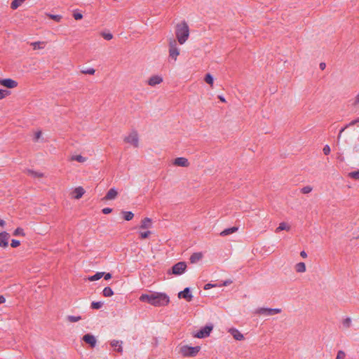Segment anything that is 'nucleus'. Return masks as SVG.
<instances>
[{
  "instance_id": "12",
  "label": "nucleus",
  "mask_w": 359,
  "mask_h": 359,
  "mask_svg": "<svg viewBox=\"0 0 359 359\" xmlns=\"http://www.w3.org/2000/svg\"><path fill=\"white\" fill-rule=\"evenodd\" d=\"M172 164L175 166L184 167V168H187L189 166V162L188 159L184 157L176 158L173 161Z\"/></svg>"
},
{
  "instance_id": "57",
  "label": "nucleus",
  "mask_w": 359,
  "mask_h": 359,
  "mask_svg": "<svg viewBox=\"0 0 359 359\" xmlns=\"http://www.w3.org/2000/svg\"><path fill=\"white\" fill-rule=\"evenodd\" d=\"M231 283H232L231 280H228L224 281V283L222 284V285H225L226 286V285H228L231 284Z\"/></svg>"
},
{
  "instance_id": "34",
  "label": "nucleus",
  "mask_w": 359,
  "mask_h": 359,
  "mask_svg": "<svg viewBox=\"0 0 359 359\" xmlns=\"http://www.w3.org/2000/svg\"><path fill=\"white\" fill-rule=\"evenodd\" d=\"M103 304L101 302H93L91 303V308L93 309H99L102 306Z\"/></svg>"
},
{
  "instance_id": "7",
  "label": "nucleus",
  "mask_w": 359,
  "mask_h": 359,
  "mask_svg": "<svg viewBox=\"0 0 359 359\" xmlns=\"http://www.w3.org/2000/svg\"><path fill=\"white\" fill-rule=\"evenodd\" d=\"M212 328L213 326L212 325H206L195 334L194 337L199 339L207 337L210 335Z\"/></svg>"
},
{
  "instance_id": "24",
  "label": "nucleus",
  "mask_w": 359,
  "mask_h": 359,
  "mask_svg": "<svg viewBox=\"0 0 359 359\" xmlns=\"http://www.w3.org/2000/svg\"><path fill=\"white\" fill-rule=\"evenodd\" d=\"M102 294L105 297H110L114 294V292L110 287H106L102 291Z\"/></svg>"
},
{
  "instance_id": "6",
  "label": "nucleus",
  "mask_w": 359,
  "mask_h": 359,
  "mask_svg": "<svg viewBox=\"0 0 359 359\" xmlns=\"http://www.w3.org/2000/svg\"><path fill=\"white\" fill-rule=\"evenodd\" d=\"M187 269V264L184 262H180L172 267V273L176 276L182 274Z\"/></svg>"
},
{
  "instance_id": "49",
  "label": "nucleus",
  "mask_w": 359,
  "mask_h": 359,
  "mask_svg": "<svg viewBox=\"0 0 359 359\" xmlns=\"http://www.w3.org/2000/svg\"><path fill=\"white\" fill-rule=\"evenodd\" d=\"M6 93L7 91L5 90H0V100L5 97L6 95L7 94Z\"/></svg>"
},
{
  "instance_id": "25",
  "label": "nucleus",
  "mask_w": 359,
  "mask_h": 359,
  "mask_svg": "<svg viewBox=\"0 0 359 359\" xmlns=\"http://www.w3.org/2000/svg\"><path fill=\"white\" fill-rule=\"evenodd\" d=\"M71 161H76L79 163H84L87 161V158L81 155L72 156Z\"/></svg>"
},
{
  "instance_id": "8",
  "label": "nucleus",
  "mask_w": 359,
  "mask_h": 359,
  "mask_svg": "<svg viewBox=\"0 0 359 359\" xmlns=\"http://www.w3.org/2000/svg\"><path fill=\"white\" fill-rule=\"evenodd\" d=\"M280 312L281 309H280L260 308L257 311V313L259 314H264L267 316H273Z\"/></svg>"
},
{
  "instance_id": "2",
  "label": "nucleus",
  "mask_w": 359,
  "mask_h": 359,
  "mask_svg": "<svg viewBox=\"0 0 359 359\" xmlns=\"http://www.w3.org/2000/svg\"><path fill=\"white\" fill-rule=\"evenodd\" d=\"M190 34L189 27L184 20L177 23L175 26V36L177 42L183 45L189 39Z\"/></svg>"
},
{
  "instance_id": "15",
  "label": "nucleus",
  "mask_w": 359,
  "mask_h": 359,
  "mask_svg": "<svg viewBox=\"0 0 359 359\" xmlns=\"http://www.w3.org/2000/svg\"><path fill=\"white\" fill-rule=\"evenodd\" d=\"M83 340L88 344L91 347H95L96 345V339L95 337L90 334H86L83 337Z\"/></svg>"
},
{
  "instance_id": "9",
  "label": "nucleus",
  "mask_w": 359,
  "mask_h": 359,
  "mask_svg": "<svg viewBox=\"0 0 359 359\" xmlns=\"http://www.w3.org/2000/svg\"><path fill=\"white\" fill-rule=\"evenodd\" d=\"M10 234L6 231L0 232V248H6L8 246Z\"/></svg>"
},
{
  "instance_id": "21",
  "label": "nucleus",
  "mask_w": 359,
  "mask_h": 359,
  "mask_svg": "<svg viewBox=\"0 0 359 359\" xmlns=\"http://www.w3.org/2000/svg\"><path fill=\"white\" fill-rule=\"evenodd\" d=\"M202 257H203V255L201 252H195L191 255L189 260H190L191 263H196V262H198L199 260H201Z\"/></svg>"
},
{
  "instance_id": "40",
  "label": "nucleus",
  "mask_w": 359,
  "mask_h": 359,
  "mask_svg": "<svg viewBox=\"0 0 359 359\" xmlns=\"http://www.w3.org/2000/svg\"><path fill=\"white\" fill-rule=\"evenodd\" d=\"M41 43H44V42L41 41H36L31 43V46H33L34 50L40 49L42 48V47L40 46Z\"/></svg>"
},
{
  "instance_id": "55",
  "label": "nucleus",
  "mask_w": 359,
  "mask_h": 359,
  "mask_svg": "<svg viewBox=\"0 0 359 359\" xmlns=\"http://www.w3.org/2000/svg\"><path fill=\"white\" fill-rule=\"evenodd\" d=\"M359 103V93L357 95V96L355 97V102L354 104L356 105Z\"/></svg>"
},
{
  "instance_id": "43",
  "label": "nucleus",
  "mask_w": 359,
  "mask_h": 359,
  "mask_svg": "<svg viewBox=\"0 0 359 359\" xmlns=\"http://www.w3.org/2000/svg\"><path fill=\"white\" fill-rule=\"evenodd\" d=\"M41 135H42V133H41V130H39V131L36 132L35 134H34V142H38V140L41 137Z\"/></svg>"
},
{
  "instance_id": "4",
  "label": "nucleus",
  "mask_w": 359,
  "mask_h": 359,
  "mask_svg": "<svg viewBox=\"0 0 359 359\" xmlns=\"http://www.w3.org/2000/svg\"><path fill=\"white\" fill-rule=\"evenodd\" d=\"M200 350L201 347L199 346L192 347L185 345L180 348V353L184 357H194Z\"/></svg>"
},
{
  "instance_id": "19",
  "label": "nucleus",
  "mask_w": 359,
  "mask_h": 359,
  "mask_svg": "<svg viewBox=\"0 0 359 359\" xmlns=\"http://www.w3.org/2000/svg\"><path fill=\"white\" fill-rule=\"evenodd\" d=\"M289 231L290 230V225H289L286 222H280L279 224V226L276 228L275 232L276 233H278L281 231Z\"/></svg>"
},
{
  "instance_id": "51",
  "label": "nucleus",
  "mask_w": 359,
  "mask_h": 359,
  "mask_svg": "<svg viewBox=\"0 0 359 359\" xmlns=\"http://www.w3.org/2000/svg\"><path fill=\"white\" fill-rule=\"evenodd\" d=\"M215 285H212V284H210V283H208V284H206V285H205L204 289H205V290H208V289H210V288H211V287H215Z\"/></svg>"
},
{
  "instance_id": "46",
  "label": "nucleus",
  "mask_w": 359,
  "mask_h": 359,
  "mask_svg": "<svg viewBox=\"0 0 359 359\" xmlns=\"http://www.w3.org/2000/svg\"><path fill=\"white\" fill-rule=\"evenodd\" d=\"M323 151L325 155H328L330 153V147H329V145L326 144L323 147Z\"/></svg>"
},
{
  "instance_id": "18",
  "label": "nucleus",
  "mask_w": 359,
  "mask_h": 359,
  "mask_svg": "<svg viewBox=\"0 0 359 359\" xmlns=\"http://www.w3.org/2000/svg\"><path fill=\"white\" fill-rule=\"evenodd\" d=\"M152 226L151 219L149 217H145L141 221L140 228L142 229H150Z\"/></svg>"
},
{
  "instance_id": "23",
  "label": "nucleus",
  "mask_w": 359,
  "mask_h": 359,
  "mask_svg": "<svg viewBox=\"0 0 359 359\" xmlns=\"http://www.w3.org/2000/svg\"><path fill=\"white\" fill-rule=\"evenodd\" d=\"M359 122V118L355 119V120H353L352 121H351L348 124H347L345 127H344L343 128L341 129V130L339 131V133L338 135V139H339L341 137V133L346 129L348 128V127L350 126H354L355 124H356L357 123Z\"/></svg>"
},
{
  "instance_id": "1",
  "label": "nucleus",
  "mask_w": 359,
  "mask_h": 359,
  "mask_svg": "<svg viewBox=\"0 0 359 359\" xmlns=\"http://www.w3.org/2000/svg\"><path fill=\"white\" fill-rule=\"evenodd\" d=\"M140 300L142 302H147L154 306H164L170 302L169 297L163 292L142 294L140 297Z\"/></svg>"
},
{
  "instance_id": "22",
  "label": "nucleus",
  "mask_w": 359,
  "mask_h": 359,
  "mask_svg": "<svg viewBox=\"0 0 359 359\" xmlns=\"http://www.w3.org/2000/svg\"><path fill=\"white\" fill-rule=\"evenodd\" d=\"M294 269L297 273H304L306 271V268L304 262H299L295 264Z\"/></svg>"
},
{
  "instance_id": "41",
  "label": "nucleus",
  "mask_w": 359,
  "mask_h": 359,
  "mask_svg": "<svg viewBox=\"0 0 359 359\" xmlns=\"http://www.w3.org/2000/svg\"><path fill=\"white\" fill-rule=\"evenodd\" d=\"M351 320L350 318H346L343 320V325L348 328L351 326Z\"/></svg>"
},
{
  "instance_id": "10",
  "label": "nucleus",
  "mask_w": 359,
  "mask_h": 359,
  "mask_svg": "<svg viewBox=\"0 0 359 359\" xmlns=\"http://www.w3.org/2000/svg\"><path fill=\"white\" fill-rule=\"evenodd\" d=\"M85 192L86 191L82 187H78L73 189L70 194L72 198L79 200L84 195Z\"/></svg>"
},
{
  "instance_id": "14",
  "label": "nucleus",
  "mask_w": 359,
  "mask_h": 359,
  "mask_svg": "<svg viewBox=\"0 0 359 359\" xmlns=\"http://www.w3.org/2000/svg\"><path fill=\"white\" fill-rule=\"evenodd\" d=\"M118 191L115 188L110 189L104 197L102 198L103 201H111L115 199L118 196Z\"/></svg>"
},
{
  "instance_id": "58",
  "label": "nucleus",
  "mask_w": 359,
  "mask_h": 359,
  "mask_svg": "<svg viewBox=\"0 0 359 359\" xmlns=\"http://www.w3.org/2000/svg\"><path fill=\"white\" fill-rule=\"evenodd\" d=\"M6 224V222L4 219H0V226L4 227Z\"/></svg>"
},
{
  "instance_id": "32",
  "label": "nucleus",
  "mask_w": 359,
  "mask_h": 359,
  "mask_svg": "<svg viewBox=\"0 0 359 359\" xmlns=\"http://www.w3.org/2000/svg\"><path fill=\"white\" fill-rule=\"evenodd\" d=\"M348 176L354 180H359V170L349 172Z\"/></svg>"
},
{
  "instance_id": "54",
  "label": "nucleus",
  "mask_w": 359,
  "mask_h": 359,
  "mask_svg": "<svg viewBox=\"0 0 359 359\" xmlns=\"http://www.w3.org/2000/svg\"><path fill=\"white\" fill-rule=\"evenodd\" d=\"M325 67H326L325 63H324V62H321V63L320 64V69H322V70L325 69Z\"/></svg>"
},
{
  "instance_id": "33",
  "label": "nucleus",
  "mask_w": 359,
  "mask_h": 359,
  "mask_svg": "<svg viewBox=\"0 0 359 359\" xmlns=\"http://www.w3.org/2000/svg\"><path fill=\"white\" fill-rule=\"evenodd\" d=\"M13 235L17 236H25V233L24 232V230L23 229L20 228V227H18L13 232Z\"/></svg>"
},
{
  "instance_id": "53",
  "label": "nucleus",
  "mask_w": 359,
  "mask_h": 359,
  "mask_svg": "<svg viewBox=\"0 0 359 359\" xmlns=\"http://www.w3.org/2000/svg\"><path fill=\"white\" fill-rule=\"evenodd\" d=\"M6 302V299L4 296L0 295V304H4Z\"/></svg>"
},
{
  "instance_id": "60",
  "label": "nucleus",
  "mask_w": 359,
  "mask_h": 359,
  "mask_svg": "<svg viewBox=\"0 0 359 359\" xmlns=\"http://www.w3.org/2000/svg\"><path fill=\"white\" fill-rule=\"evenodd\" d=\"M22 2H24L25 0H22Z\"/></svg>"
},
{
  "instance_id": "36",
  "label": "nucleus",
  "mask_w": 359,
  "mask_h": 359,
  "mask_svg": "<svg viewBox=\"0 0 359 359\" xmlns=\"http://www.w3.org/2000/svg\"><path fill=\"white\" fill-rule=\"evenodd\" d=\"M151 234V232L150 231L140 232V238L141 239H145V238H147Z\"/></svg>"
},
{
  "instance_id": "56",
  "label": "nucleus",
  "mask_w": 359,
  "mask_h": 359,
  "mask_svg": "<svg viewBox=\"0 0 359 359\" xmlns=\"http://www.w3.org/2000/svg\"><path fill=\"white\" fill-rule=\"evenodd\" d=\"M218 98L219 99V100H220L221 102H226V100H225V98H224L223 96H222V95H219V96H218Z\"/></svg>"
},
{
  "instance_id": "42",
  "label": "nucleus",
  "mask_w": 359,
  "mask_h": 359,
  "mask_svg": "<svg viewBox=\"0 0 359 359\" xmlns=\"http://www.w3.org/2000/svg\"><path fill=\"white\" fill-rule=\"evenodd\" d=\"M346 357V354L343 351H339L337 352V355L336 359H344Z\"/></svg>"
},
{
  "instance_id": "13",
  "label": "nucleus",
  "mask_w": 359,
  "mask_h": 359,
  "mask_svg": "<svg viewBox=\"0 0 359 359\" xmlns=\"http://www.w3.org/2000/svg\"><path fill=\"white\" fill-rule=\"evenodd\" d=\"M178 297L180 299H184L187 302H191L192 300L193 296L191 294L190 289L189 287H186L183 291H181L178 293Z\"/></svg>"
},
{
  "instance_id": "5",
  "label": "nucleus",
  "mask_w": 359,
  "mask_h": 359,
  "mask_svg": "<svg viewBox=\"0 0 359 359\" xmlns=\"http://www.w3.org/2000/svg\"><path fill=\"white\" fill-rule=\"evenodd\" d=\"M124 142L132 144L134 147L139 146V137L136 130H133L128 135L125 137Z\"/></svg>"
},
{
  "instance_id": "17",
  "label": "nucleus",
  "mask_w": 359,
  "mask_h": 359,
  "mask_svg": "<svg viewBox=\"0 0 359 359\" xmlns=\"http://www.w3.org/2000/svg\"><path fill=\"white\" fill-rule=\"evenodd\" d=\"M229 332L233 336V337L238 341L244 339V336L237 329L231 328L229 330Z\"/></svg>"
},
{
  "instance_id": "38",
  "label": "nucleus",
  "mask_w": 359,
  "mask_h": 359,
  "mask_svg": "<svg viewBox=\"0 0 359 359\" xmlns=\"http://www.w3.org/2000/svg\"><path fill=\"white\" fill-rule=\"evenodd\" d=\"M312 189H313L311 186H306L301 189V192L304 194H307L311 192Z\"/></svg>"
},
{
  "instance_id": "31",
  "label": "nucleus",
  "mask_w": 359,
  "mask_h": 359,
  "mask_svg": "<svg viewBox=\"0 0 359 359\" xmlns=\"http://www.w3.org/2000/svg\"><path fill=\"white\" fill-rule=\"evenodd\" d=\"M123 213L124 215V219L126 221L131 220L134 217V214L130 211H126V212H123Z\"/></svg>"
},
{
  "instance_id": "50",
  "label": "nucleus",
  "mask_w": 359,
  "mask_h": 359,
  "mask_svg": "<svg viewBox=\"0 0 359 359\" xmlns=\"http://www.w3.org/2000/svg\"><path fill=\"white\" fill-rule=\"evenodd\" d=\"M103 276L105 280H109L111 278V274L110 273H104Z\"/></svg>"
},
{
  "instance_id": "28",
  "label": "nucleus",
  "mask_w": 359,
  "mask_h": 359,
  "mask_svg": "<svg viewBox=\"0 0 359 359\" xmlns=\"http://www.w3.org/2000/svg\"><path fill=\"white\" fill-rule=\"evenodd\" d=\"M22 0H13L11 4V8L13 10L17 9L19 6H20L22 4Z\"/></svg>"
},
{
  "instance_id": "35",
  "label": "nucleus",
  "mask_w": 359,
  "mask_h": 359,
  "mask_svg": "<svg viewBox=\"0 0 359 359\" xmlns=\"http://www.w3.org/2000/svg\"><path fill=\"white\" fill-rule=\"evenodd\" d=\"M81 319V316H67L68 321L71 322V323L77 322V321L80 320Z\"/></svg>"
},
{
  "instance_id": "37",
  "label": "nucleus",
  "mask_w": 359,
  "mask_h": 359,
  "mask_svg": "<svg viewBox=\"0 0 359 359\" xmlns=\"http://www.w3.org/2000/svg\"><path fill=\"white\" fill-rule=\"evenodd\" d=\"M48 16L50 19H52V20H55L56 22H60L61 20V19H62V16L60 15L48 14Z\"/></svg>"
},
{
  "instance_id": "27",
  "label": "nucleus",
  "mask_w": 359,
  "mask_h": 359,
  "mask_svg": "<svg viewBox=\"0 0 359 359\" xmlns=\"http://www.w3.org/2000/svg\"><path fill=\"white\" fill-rule=\"evenodd\" d=\"M111 346H113L115 350L118 352H122V346L121 343L118 341H112L111 342Z\"/></svg>"
},
{
  "instance_id": "3",
  "label": "nucleus",
  "mask_w": 359,
  "mask_h": 359,
  "mask_svg": "<svg viewBox=\"0 0 359 359\" xmlns=\"http://www.w3.org/2000/svg\"><path fill=\"white\" fill-rule=\"evenodd\" d=\"M168 47L169 57H170L174 61H176L180 53V49L177 46L176 39L172 38L170 39Z\"/></svg>"
},
{
  "instance_id": "16",
  "label": "nucleus",
  "mask_w": 359,
  "mask_h": 359,
  "mask_svg": "<svg viewBox=\"0 0 359 359\" xmlns=\"http://www.w3.org/2000/svg\"><path fill=\"white\" fill-rule=\"evenodd\" d=\"M163 82V78L160 76L155 75L151 76L148 80V84L151 86H154L156 85L160 84Z\"/></svg>"
},
{
  "instance_id": "30",
  "label": "nucleus",
  "mask_w": 359,
  "mask_h": 359,
  "mask_svg": "<svg viewBox=\"0 0 359 359\" xmlns=\"http://www.w3.org/2000/svg\"><path fill=\"white\" fill-rule=\"evenodd\" d=\"M204 80L207 83L210 85L211 87L213 86L214 79L210 74H207L204 78Z\"/></svg>"
},
{
  "instance_id": "11",
  "label": "nucleus",
  "mask_w": 359,
  "mask_h": 359,
  "mask_svg": "<svg viewBox=\"0 0 359 359\" xmlns=\"http://www.w3.org/2000/svg\"><path fill=\"white\" fill-rule=\"evenodd\" d=\"M0 85L8 88H14L18 86V82L11 79H0Z\"/></svg>"
},
{
  "instance_id": "20",
  "label": "nucleus",
  "mask_w": 359,
  "mask_h": 359,
  "mask_svg": "<svg viewBox=\"0 0 359 359\" xmlns=\"http://www.w3.org/2000/svg\"><path fill=\"white\" fill-rule=\"evenodd\" d=\"M238 228L236 226H233V227H231L229 229H226L220 233V235L222 236H228L229 234L236 232L238 231Z\"/></svg>"
},
{
  "instance_id": "48",
  "label": "nucleus",
  "mask_w": 359,
  "mask_h": 359,
  "mask_svg": "<svg viewBox=\"0 0 359 359\" xmlns=\"http://www.w3.org/2000/svg\"><path fill=\"white\" fill-rule=\"evenodd\" d=\"M102 212L105 215L109 214L112 212V209L110 208H104L102 209Z\"/></svg>"
},
{
  "instance_id": "47",
  "label": "nucleus",
  "mask_w": 359,
  "mask_h": 359,
  "mask_svg": "<svg viewBox=\"0 0 359 359\" xmlns=\"http://www.w3.org/2000/svg\"><path fill=\"white\" fill-rule=\"evenodd\" d=\"M73 16L76 20H81L83 18V15L80 13H74Z\"/></svg>"
},
{
  "instance_id": "59",
  "label": "nucleus",
  "mask_w": 359,
  "mask_h": 359,
  "mask_svg": "<svg viewBox=\"0 0 359 359\" xmlns=\"http://www.w3.org/2000/svg\"><path fill=\"white\" fill-rule=\"evenodd\" d=\"M354 149H357L356 151H358L359 150V148H357V147H354Z\"/></svg>"
},
{
  "instance_id": "39",
  "label": "nucleus",
  "mask_w": 359,
  "mask_h": 359,
  "mask_svg": "<svg viewBox=\"0 0 359 359\" xmlns=\"http://www.w3.org/2000/svg\"><path fill=\"white\" fill-rule=\"evenodd\" d=\"M95 72V70L93 68H88L85 70H82L81 73L84 74L93 75Z\"/></svg>"
},
{
  "instance_id": "44",
  "label": "nucleus",
  "mask_w": 359,
  "mask_h": 359,
  "mask_svg": "<svg viewBox=\"0 0 359 359\" xmlns=\"http://www.w3.org/2000/svg\"><path fill=\"white\" fill-rule=\"evenodd\" d=\"M20 245V242L19 241H18V240H15V239H13V240L11 241V246L12 248H17V247H18Z\"/></svg>"
},
{
  "instance_id": "45",
  "label": "nucleus",
  "mask_w": 359,
  "mask_h": 359,
  "mask_svg": "<svg viewBox=\"0 0 359 359\" xmlns=\"http://www.w3.org/2000/svg\"><path fill=\"white\" fill-rule=\"evenodd\" d=\"M102 36H103V38L104 39L108 40V41L111 40L113 38L112 34L110 33H102Z\"/></svg>"
},
{
  "instance_id": "29",
  "label": "nucleus",
  "mask_w": 359,
  "mask_h": 359,
  "mask_svg": "<svg viewBox=\"0 0 359 359\" xmlns=\"http://www.w3.org/2000/svg\"><path fill=\"white\" fill-rule=\"evenodd\" d=\"M27 173L32 176H33L34 177H38V178H41L43 177V174L41 173V172H37L34 170H27Z\"/></svg>"
},
{
  "instance_id": "26",
  "label": "nucleus",
  "mask_w": 359,
  "mask_h": 359,
  "mask_svg": "<svg viewBox=\"0 0 359 359\" xmlns=\"http://www.w3.org/2000/svg\"><path fill=\"white\" fill-rule=\"evenodd\" d=\"M104 274V272H97L95 275L88 277V279L90 281L97 280L100 279L103 276Z\"/></svg>"
},
{
  "instance_id": "52",
  "label": "nucleus",
  "mask_w": 359,
  "mask_h": 359,
  "mask_svg": "<svg viewBox=\"0 0 359 359\" xmlns=\"http://www.w3.org/2000/svg\"><path fill=\"white\" fill-rule=\"evenodd\" d=\"M300 256L302 257H303V258H306L307 257V254H306V252L305 251L303 250V251H302L300 252Z\"/></svg>"
}]
</instances>
